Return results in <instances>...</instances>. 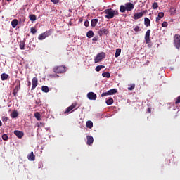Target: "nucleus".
<instances>
[{
	"instance_id": "obj_12",
	"label": "nucleus",
	"mask_w": 180,
	"mask_h": 180,
	"mask_svg": "<svg viewBox=\"0 0 180 180\" xmlns=\"http://www.w3.org/2000/svg\"><path fill=\"white\" fill-rule=\"evenodd\" d=\"M108 33H109V31L108 30V29H106V27H103L98 31V34L100 36H103V34H108Z\"/></svg>"
},
{
	"instance_id": "obj_28",
	"label": "nucleus",
	"mask_w": 180,
	"mask_h": 180,
	"mask_svg": "<svg viewBox=\"0 0 180 180\" xmlns=\"http://www.w3.org/2000/svg\"><path fill=\"white\" fill-rule=\"evenodd\" d=\"M11 117L13 119H15V117H17L18 116H19V114L18 113V111H13L11 115Z\"/></svg>"
},
{
	"instance_id": "obj_26",
	"label": "nucleus",
	"mask_w": 180,
	"mask_h": 180,
	"mask_svg": "<svg viewBox=\"0 0 180 180\" xmlns=\"http://www.w3.org/2000/svg\"><path fill=\"white\" fill-rule=\"evenodd\" d=\"M103 78H110V73L109 72H105L102 73Z\"/></svg>"
},
{
	"instance_id": "obj_39",
	"label": "nucleus",
	"mask_w": 180,
	"mask_h": 180,
	"mask_svg": "<svg viewBox=\"0 0 180 180\" xmlns=\"http://www.w3.org/2000/svg\"><path fill=\"white\" fill-rule=\"evenodd\" d=\"M134 32H141V29L140 28V27H139L138 25H136L134 29Z\"/></svg>"
},
{
	"instance_id": "obj_20",
	"label": "nucleus",
	"mask_w": 180,
	"mask_h": 180,
	"mask_svg": "<svg viewBox=\"0 0 180 180\" xmlns=\"http://www.w3.org/2000/svg\"><path fill=\"white\" fill-rule=\"evenodd\" d=\"M86 126L88 129H92V127H94V123L92 121L89 120L86 122Z\"/></svg>"
},
{
	"instance_id": "obj_45",
	"label": "nucleus",
	"mask_w": 180,
	"mask_h": 180,
	"mask_svg": "<svg viewBox=\"0 0 180 180\" xmlns=\"http://www.w3.org/2000/svg\"><path fill=\"white\" fill-rule=\"evenodd\" d=\"M51 1L53 4H58V2H60V0H51Z\"/></svg>"
},
{
	"instance_id": "obj_41",
	"label": "nucleus",
	"mask_w": 180,
	"mask_h": 180,
	"mask_svg": "<svg viewBox=\"0 0 180 180\" xmlns=\"http://www.w3.org/2000/svg\"><path fill=\"white\" fill-rule=\"evenodd\" d=\"M168 26V22H163L162 23V27H167Z\"/></svg>"
},
{
	"instance_id": "obj_7",
	"label": "nucleus",
	"mask_w": 180,
	"mask_h": 180,
	"mask_svg": "<svg viewBox=\"0 0 180 180\" xmlns=\"http://www.w3.org/2000/svg\"><path fill=\"white\" fill-rule=\"evenodd\" d=\"M146 13H147V10H144L140 13H135L134 15V19L135 20H137V19H141V18H143V16H144V15H146Z\"/></svg>"
},
{
	"instance_id": "obj_9",
	"label": "nucleus",
	"mask_w": 180,
	"mask_h": 180,
	"mask_svg": "<svg viewBox=\"0 0 180 180\" xmlns=\"http://www.w3.org/2000/svg\"><path fill=\"white\" fill-rule=\"evenodd\" d=\"M32 86L31 88V91H34V89H36V86H37L39 84V79H37V77H34L32 79Z\"/></svg>"
},
{
	"instance_id": "obj_47",
	"label": "nucleus",
	"mask_w": 180,
	"mask_h": 180,
	"mask_svg": "<svg viewBox=\"0 0 180 180\" xmlns=\"http://www.w3.org/2000/svg\"><path fill=\"white\" fill-rule=\"evenodd\" d=\"M92 40L93 41H98V37H94Z\"/></svg>"
},
{
	"instance_id": "obj_42",
	"label": "nucleus",
	"mask_w": 180,
	"mask_h": 180,
	"mask_svg": "<svg viewBox=\"0 0 180 180\" xmlns=\"http://www.w3.org/2000/svg\"><path fill=\"white\" fill-rule=\"evenodd\" d=\"M178 103H180V96L176 99L175 104L178 105Z\"/></svg>"
},
{
	"instance_id": "obj_1",
	"label": "nucleus",
	"mask_w": 180,
	"mask_h": 180,
	"mask_svg": "<svg viewBox=\"0 0 180 180\" xmlns=\"http://www.w3.org/2000/svg\"><path fill=\"white\" fill-rule=\"evenodd\" d=\"M134 9V4L133 3L127 2L124 6L121 5L120 7V11L121 13H124V12H131Z\"/></svg>"
},
{
	"instance_id": "obj_51",
	"label": "nucleus",
	"mask_w": 180,
	"mask_h": 180,
	"mask_svg": "<svg viewBox=\"0 0 180 180\" xmlns=\"http://www.w3.org/2000/svg\"><path fill=\"white\" fill-rule=\"evenodd\" d=\"M0 126H2V122L0 120Z\"/></svg>"
},
{
	"instance_id": "obj_29",
	"label": "nucleus",
	"mask_w": 180,
	"mask_h": 180,
	"mask_svg": "<svg viewBox=\"0 0 180 180\" xmlns=\"http://www.w3.org/2000/svg\"><path fill=\"white\" fill-rule=\"evenodd\" d=\"M34 117H36L37 120H41V115H40V112H37L34 113Z\"/></svg>"
},
{
	"instance_id": "obj_5",
	"label": "nucleus",
	"mask_w": 180,
	"mask_h": 180,
	"mask_svg": "<svg viewBox=\"0 0 180 180\" xmlns=\"http://www.w3.org/2000/svg\"><path fill=\"white\" fill-rule=\"evenodd\" d=\"M15 82L17 84L13 89V94L16 98V96H18V93L19 92V91H20V80H15Z\"/></svg>"
},
{
	"instance_id": "obj_48",
	"label": "nucleus",
	"mask_w": 180,
	"mask_h": 180,
	"mask_svg": "<svg viewBox=\"0 0 180 180\" xmlns=\"http://www.w3.org/2000/svg\"><path fill=\"white\" fill-rule=\"evenodd\" d=\"M148 113H151V108H148L147 110Z\"/></svg>"
},
{
	"instance_id": "obj_14",
	"label": "nucleus",
	"mask_w": 180,
	"mask_h": 180,
	"mask_svg": "<svg viewBox=\"0 0 180 180\" xmlns=\"http://www.w3.org/2000/svg\"><path fill=\"white\" fill-rule=\"evenodd\" d=\"M87 142L86 144L88 146H91V144H94V137L91 136H87Z\"/></svg>"
},
{
	"instance_id": "obj_16",
	"label": "nucleus",
	"mask_w": 180,
	"mask_h": 180,
	"mask_svg": "<svg viewBox=\"0 0 180 180\" xmlns=\"http://www.w3.org/2000/svg\"><path fill=\"white\" fill-rule=\"evenodd\" d=\"M162 18H164V13L160 12L158 15V17H156L157 23H158V22H160V20H161V19H162Z\"/></svg>"
},
{
	"instance_id": "obj_43",
	"label": "nucleus",
	"mask_w": 180,
	"mask_h": 180,
	"mask_svg": "<svg viewBox=\"0 0 180 180\" xmlns=\"http://www.w3.org/2000/svg\"><path fill=\"white\" fill-rule=\"evenodd\" d=\"M108 95H109L108 91L105 92V93H103V94H101V97L103 98V96H108Z\"/></svg>"
},
{
	"instance_id": "obj_3",
	"label": "nucleus",
	"mask_w": 180,
	"mask_h": 180,
	"mask_svg": "<svg viewBox=\"0 0 180 180\" xmlns=\"http://www.w3.org/2000/svg\"><path fill=\"white\" fill-rule=\"evenodd\" d=\"M104 13L106 15H105V19H113L115 18V12L112 8L105 9Z\"/></svg>"
},
{
	"instance_id": "obj_27",
	"label": "nucleus",
	"mask_w": 180,
	"mask_h": 180,
	"mask_svg": "<svg viewBox=\"0 0 180 180\" xmlns=\"http://www.w3.org/2000/svg\"><path fill=\"white\" fill-rule=\"evenodd\" d=\"M105 103L108 105H113V98H110L106 100Z\"/></svg>"
},
{
	"instance_id": "obj_35",
	"label": "nucleus",
	"mask_w": 180,
	"mask_h": 180,
	"mask_svg": "<svg viewBox=\"0 0 180 180\" xmlns=\"http://www.w3.org/2000/svg\"><path fill=\"white\" fill-rule=\"evenodd\" d=\"M46 39V37L44 33H41V34L39 35L38 39L39 40H44Z\"/></svg>"
},
{
	"instance_id": "obj_52",
	"label": "nucleus",
	"mask_w": 180,
	"mask_h": 180,
	"mask_svg": "<svg viewBox=\"0 0 180 180\" xmlns=\"http://www.w3.org/2000/svg\"><path fill=\"white\" fill-rule=\"evenodd\" d=\"M11 0H7V2H9Z\"/></svg>"
},
{
	"instance_id": "obj_17",
	"label": "nucleus",
	"mask_w": 180,
	"mask_h": 180,
	"mask_svg": "<svg viewBox=\"0 0 180 180\" xmlns=\"http://www.w3.org/2000/svg\"><path fill=\"white\" fill-rule=\"evenodd\" d=\"M27 158L29 160V161H34L35 160V156L34 154L33 153V152H31L28 155H27Z\"/></svg>"
},
{
	"instance_id": "obj_40",
	"label": "nucleus",
	"mask_w": 180,
	"mask_h": 180,
	"mask_svg": "<svg viewBox=\"0 0 180 180\" xmlns=\"http://www.w3.org/2000/svg\"><path fill=\"white\" fill-rule=\"evenodd\" d=\"M134 88H136V84H132V85H131L130 87H128V91H133V89H134Z\"/></svg>"
},
{
	"instance_id": "obj_37",
	"label": "nucleus",
	"mask_w": 180,
	"mask_h": 180,
	"mask_svg": "<svg viewBox=\"0 0 180 180\" xmlns=\"http://www.w3.org/2000/svg\"><path fill=\"white\" fill-rule=\"evenodd\" d=\"M152 8L153 9H157V8H158V3L154 2L152 5Z\"/></svg>"
},
{
	"instance_id": "obj_8",
	"label": "nucleus",
	"mask_w": 180,
	"mask_h": 180,
	"mask_svg": "<svg viewBox=\"0 0 180 180\" xmlns=\"http://www.w3.org/2000/svg\"><path fill=\"white\" fill-rule=\"evenodd\" d=\"M87 98L90 101H96V98H98V96L94 92H89L87 94Z\"/></svg>"
},
{
	"instance_id": "obj_15",
	"label": "nucleus",
	"mask_w": 180,
	"mask_h": 180,
	"mask_svg": "<svg viewBox=\"0 0 180 180\" xmlns=\"http://www.w3.org/2000/svg\"><path fill=\"white\" fill-rule=\"evenodd\" d=\"M144 25L146 26V27H148L151 26V20L148 18H144Z\"/></svg>"
},
{
	"instance_id": "obj_18",
	"label": "nucleus",
	"mask_w": 180,
	"mask_h": 180,
	"mask_svg": "<svg viewBox=\"0 0 180 180\" xmlns=\"http://www.w3.org/2000/svg\"><path fill=\"white\" fill-rule=\"evenodd\" d=\"M52 33H53L52 30H49L46 31L45 32H43V34L45 36V38L49 37V36H51Z\"/></svg>"
},
{
	"instance_id": "obj_32",
	"label": "nucleus",
	"mask_w": 180,
	"mask_h": 180,
	"mask_svg": "<svg viewBox=\"0 0 180 180\" xmlns=\"http://www.w3.org/2000/svg\"><path fill=\"white\" fill-rule=\"evenodd\" d=\"M103 68H105V65H98L96 67V71L97 72H99V71H101V70H102Z\"/></svg>"
},
{
	"instance_id": "obj_22",
	"label": "nucleus",
	"mask_w": 180,
	"mask_h": 180,
	"mask_svg": "<svg viewBox=\"0 0 180 180\" xmlns=\"http://www.w3.org/2000/svg\"><path fill=\"white\" fill-rule=\"evenodd\" d=\"M98 25V19H92L91 21V25L92 27H95Z\"/></svg>"
},
{
	"instance_id": "obj_4",
	"label": "nucleus",
	"mask_w": 180,
	"mask_h": 180,
	"mask_svg": "<svg viewBox=\"0 0 180 180\" xmlns=\"http://www.w3.org/2000/svg\"><path fill=\"white\" fill-rule=\"evenodd\" d=\"M174 47L179 50L180 49V35L179 34H176L174 37Z\"/></svg>"
},
{
	"instance_id": "obj_21",
	"label": "nucleus",
	"mask_w": 180,
	"mask_h": 180,
	"mask_svg": "<svg viewBox=\"0 0 180 180\" xmlns=\"http://www.w3.org/2000/svg\"><path fill=\"white\" fill-rule=\"evenodd\" d=\"M18 19L13 20L11 22L12 27H13V29H15V27H16L18 26Z\"/></svg>"
},
{
	"instance_id": "obj_33",
	"label": "nucleus",
	"mask_w": 180,
	"mask_h": 180,
	"mask_svg": "<svg viewBox=\"0 0 180 180\" xmlns=\"http://www.w3.org/2000/svg\"><path fill=\"white\" fill-rule=\"evenodd\" d=\"M19 46H20V50H25V41H20Z\"/></svg>"
},
{
	"instance_id": "obj_31",
	"label": "nucleus",
	"mask_w": 180,
	"mask_h": 180,
	"mask_svg": "<svg viewBox=\"0 0 180 180\" xmlns=\"http://www.w3.org/2000/svg\"><path fill=\"white\" fill-rule=\"evenodd\" d=\"M120 53H122V49H117L116 52H115V55L116 58H117V57H119V56H120Z\"/></svg>"
},
{
	"instance_id": "obj_2",
	"label": "nucleus",
	"mask_w": 180,
	"mask_h": 180,
	"mask_svg": "<svg viewBox=\"0 0 180 180\" xmlns=\"http://www.w3.org/2000/svg\"><path fill=\"white\" fill-rule=\"evenodd\" d=\"M67 70H68L67 68V67H65V65H59V66H55L53 68V72L55 74H64V72H67Z\"/></svg>"
},
{
	"instance_id": "obj_38",
	"label": "nucleus",
	"mask_w": 180,
	"mask_h": 180,
	"mask_svg": "<svg viewBox=\"0 0 180 180\" xmlns=\"http://www.w3.org/2000/svg\"><path fill=\"white\" fill-rule=\"evenodd\" d=\"M30 32H31V33H32V34H36L37 30L34 27H31Z\"/></svg>"
},
{
	"instance_id": "obj_23",
	"label": "nucleus",
	"mask_w": 180,
	"mask_h": 180,
	"mask_svg": "<svg viewBox=\"0 0 180 180\" xmlns=\"http://www.w3.org/2000/svg\"><path fill=\"white\" fill-rule=\"evenodd\" d=\"M108 95H115V94H117V89H112L108 91Z\"/></svg>"
},
{
	"instance_id": "obj_49",
	"label": "nucleus",
	"mask_w": 180,
	"mask_h": 180,
	"mask_svg": "<svg viewBox=\"0 0 180 180\" xmlns=\"http://www.w3.org/2000/svg\"><path fill=\"white\" fill-rule=\"evenodd\" d=\"M3 122H8V117H4V119H3Z\"/></svg>"
},
{
	"instance_id": "obj_50",
	"label": "nucleus",
	"mask_w": 180,
	"mask_h": 180,
	"mask_svg": "<svg viewBox=\"0 0 180 180\" xmlns=\"http://www.w3.org/2000/svg\"><path fill=\"white\" fill-rule=\"evenodd\" d=\"M30 85H32V83L30 82H28V86H30Z\"/></svg>"
},
{
	"instance_id": "obj_34",
	"label": "nucleus",
	"mask_w": 180,
	"mask_h": 180,
	"mask_svg": "<svg viewBox=\"0 0 180 180\" xmlns=\"http://www.w3.org/2000/svg\"><path fill=\"white\" fill-rule=\"evenodd\" d=\"M57 74H58V73L50 74L49 77H50V78H59L60 76Z\"/></svg>"
},
{
	"instance_id": "obj_13",
	"label": "nucleus",
	"mask_w": 180,
	"mask_h": 180,
	"mask_svg": "<svg viewBox=\"0 0 180 180\" xmlns=\"http://www.w3.org/2000/svg\"><path fill=\"white\" fill-rule=\"evenodd\" d=\"M14 134L18 138V139H22V137H23V136H25V134L23 133V131H20L19 130H15L14 131Z\"/></svg>"
},
{
	"instance_id": "obj_25",
	"label": "nucleus",
	"mask_w": 180,
	"mask_h": 180,
	"mask_svg": "<svg viewBox=\"0 0 180 180\" xmlns=\"http://www.w3.org/2000/svg\"><path fill=\"white\" fill-rule=\"evenodd\" d=\"M29 19H30V20H31V22L36 21V19H37L36 15H34V14L30 15H29Z\"/></svg>"
},
{
	"instance_id": "obj_24",
	"label": "nucleus",
	"mask_w": 180,
	"mask_h": 180,
	"mask_svg": "<svg viewBox=\"0 0 180 180\" xmlns=\"http://www.w3.org/2000/svg\"><path fill=\"white\" fill-rule=\"evenodd\" d=\"M86 37H88V39H92V37H94V31L89 30L86 33Z\"/></svg>"
},
{
	"instance_id": "obj_46",
	"label": "nucleus",
	"mask_w": 180,
	"mask_h": 180,
	"mask_svg": "<svg viewBox=\"0 0 180 180\" xmlns=\"http://www.w3.org/2000/svg\"><path fill=\"white\" fill-rule=\"evenodd\" d=\"M113 12H114V15H119V11H118L113 10Z\"/></svg>"
},
{
	"instance_id": "obj_30",
	"label": "nucleus",
	"mask_w": 180,
	"mask_h": 180,
	"mask_svg": "<svg viewBox=\"0 0 180 180\" xmlns=\"http://www.w3.org/2000/svg\"><path fill=\"white\" fill-rule=\"evenodd\" d=\"M41 90L43 92H45L46 94H47V92H49V86H41Z\"/></svg>"
},
{
	"instance_id": "obj_44",
	"label": "nucleus",
	"mask_w": 180,
	"mask_h": 180,
	"mask_svg": "<svg viewBox=\"0 0 180 180\" xmlns=\"http://www.w3.org/2000/svg\"><path fill=\"white\" fill-rule=\"evenodd\" d=\"M84 26H86V27H88V26H89V22L88 20H86L84 22Z\"/></svg>"
},
{
	"instance_id": "obj_11",
	"label": "nucleus",
	"mask_w": 180,
	"mask_h": 180,
	"mask_svg": "<svg viewBox=\"0 0 180 180\" xmlns=\"http://www.w3.org/2000/svg\"><path fill=\"white\" fill-rule=\"evenodd\" d=\"M75 108H77V103H74L70 106L68 107L65 113H70V112H71L72 109H75Z\"/></svg>"
},
{
	"instance_id": "obj_19",
	"label": "nucleus",
	"mask_w": 180,
	"mask_h": 180,
	"mask_svg": "<svg viewBox=\"0 0 180 180\" xmlns=\"http://www.w3.org/2000/svg\"><path fill=\"white\" fill-rule=\"evenodd\" d=\"M9 75L6 73H2L1 75V81H6V79H8Z\"/></svg>"
},
{
	"instance_id": "obj_36",
	"label": "nucleus",
	"mask_w": 180,
	"mask_h": 180,
	"mask_svg": "<svg viewBox=\"0 0 180 180\" xmlns=\"http://www.w3.org/2000/svg\"><path fill=\"white\" fill-rule=\"evenodd\" d=\"M2 139L4 140V141H8V137L6 134H4L2 135Z\"/></svg>"
},
{
	"instance_id": "obj_10",
	"label": "nucleus",
	"mask_w": 180,
	"mask_h": 180,
	"mask_svg": "<svg viewBox=\"0 0 180 180\" xmlns=\"http://www.w3.org/2000/svg\"><path fill=\"white\" fill-rule=\"evenodd\" d=\"M150 33H151V30H148L146 32L145 41H146V44H148V43H150Z\"/></svg>"
},
{
	"instance_id": "obj_6",
	"label": "nucleus",
	"mask_w": 180,
	"mask_h": 180,
	"mask_svg": "<svg viewBox=\"0 0 180 180\" xmlns=\"http://www.w3.org/2000/svg\"><path fill=\"white\" fill-rule=\"evenodd\" d=\"M105 57H106V53L104 52H101L94 58V63H100V61L103 60V58H105Z\"/></svg>"
}]
</instances>
